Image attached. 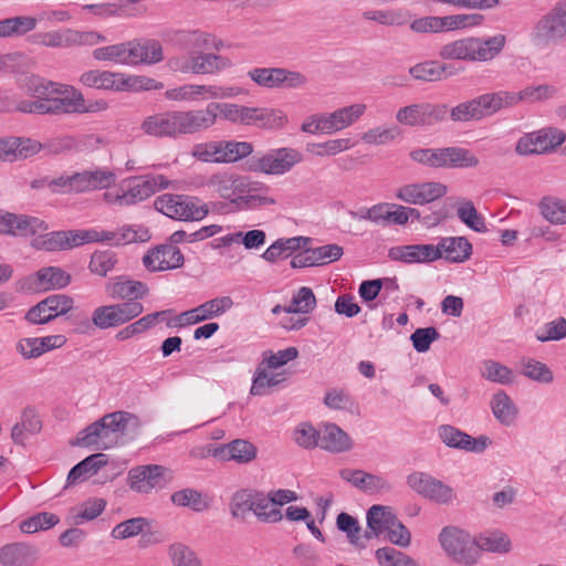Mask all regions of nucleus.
Returning a JSON list of instances; mask_svg holds the SVG:
<instances>
[{"label":"nucleus","mask_w":566,"mask_h":566,"mask_svg":"<svg viewBox=\"0 0 566 566\" xmlns=\"http://www.w3.org/2000/svg\"><path fill=\"white\" fill-rule=\"evenodd\" d=\"M154 207L157 212H209L206 203L193 196L164 193L155 199Z\"/></svg>","instance_id":"20"},{"label":"nucleus","mask_w":566,"mask_h":566,"mask_svg":"<svg viewBox=\"0 0 566 566\" xmlns=\"http://www.w3.org/2000/svg\"><path fill=\"white\" fill-rule=\"evenodd\" d=\"M442 258L452 263H462L470 259L472 245L464 237H447L439 241Z\"/></svg>","instance_id":"30"},{"label":"nucleus","mask_w":566,"mask_h":566,"mask_svg":"<svg viewBox=\"0 0 566 566\" xmlns=\"http://www.w3.org/2000/svg\"><path fill=\"white\" fill-rule=\"evenodd\" d=\"M439 541L443 551L457 563L470 566L478 562L475 539L464 530L447 526L440 532Z\"/></svg>","instance_id":"11"},{"label":"nucleus","mask_w":566,"mask_h":566,"mask_svg":"<svg viewBox=\"0 0 566 566\" xmlns=\"http://www.w3.org/2000/svg\"><path fill=\"white\" fill-rule=\"evenodd\" d=\"M395 517L396 514L389 506L373 505L367 511V530L364 532L365 539L378 537L386 532Z\"/></svg>","instance_id":"27"},{"label":"nucleus","mask_w":566,"mask_h":566,"mask_svg":"<svg viewBox=\"0 0 566 566\" xmlns=\"http://www.w3.org/2000/svg\"><path fill=\"white\" fill-rule=\"evenodd\" d=\"M166 469L161 465H142L134 468L128 473L129 488L142 494L150 493L155 488L164 483Z\"/></svg>","instance_id":"19"},{"label":"nucleus","mask_w":566,"mask_h":566,"mask_svg":"<svg viewBox=\"0 0 566 566\" xmlns=\"http://www.w3.org/2000/svg\"><path fill=\"white\" fill-rule=\"evenodd\" d=\"M366 109V104L356 103L325 114L329 133L333 134L349 127L365 114Z\"/></svg>","instance_id":"28"},{"label":"nucleus","mask_w":566,"mask_h":566,"mask_svg":"<svg viewBox=\"0 0 566 566\" xmlns=\"http://www.w3.org/2000/svg\"><path fill=\"white\" fill-rule=\"evenodd\" d=\"M135 54L132 48V40L112 45L101 46L92 52L96 61L111 62L115 64L132 66V56Z\"/></svg>","instance_id":"29"},{"label":"nucleus","mask_w":566,"mask_h":566,"mask_svg":"<svg viewBox=\"0 0 566 566\" xmlns=\"http://www.w3.org/2000/svg\"><path fill=\"white\" fill-rule=\"evenodd\" d=\"M106 292L113 298L134 302L145 296L148 293V287L139 281L118 280L108 283L106 285Z\"/></svg>","instance_id":"35"},{"label":"nucleus","mask_w":566,"mask_h":566,"mask_svg":"<svg viewBox=\"0 0 566 566\" xmlns=\"http://www.w3.org/2000/svg\"><path fill=\"white\" fill-rule=\"evenodd\" d=\"M116 182V175L105 168L60 176L50 181V192L66 195L105 189Z\"/></svg>","instance_id":"5"},{"label":"nucleus","mask_w":566,"mask_h":566,"mask_svg":"<svg viewBox=\"0 0 566 566\" xmlns=\"http://www.w3.org/2000/svg\"><path fill=\"white\" fill-rule=\"evenodd\" d=\"M175 40L185 50L201 51L208 49L210 35L200 30H181L175 34Z\"/></svg>","instance_id":"47"},{"label":"nucleus","mask_w":566,"mask_h":566,"mask_svg":"<svg viewBox=\"0 0 566 566\" xmlns=\"http://www.w3.org/2000/svg\"><path fill=\"white\" fill-rule=\"evenodd\" d=\"M38 559L36 547L25 543H11L0 547L2 566H33Z\"/></svg>","instance_id":"23"},{"label":"nucleus","mask_w":566,"mask_h":566,"mask_svg":"<svg viewBox=\"0 0 566 566\" xmlns=\"http://www.w3.org/2000/svg\"><path fill=\"white\" fill-rule=\"evenodd\" d=\"M274 369L270 368L266 364L260 363L255 369L250 394L253 396H264L270 394L271 389L282 381H284V375L281 373H274Z\"/></svg>","instance_id":"33"},{"label":"nucleus","mask_w":566,"mask_h":566,"mask_svg":"<svg viewBox=\"0 0 566 566\" xmlns=\"http://www.w3.org/2000/svg\"><path fill=\"white\" fill-rule=\"evenodd\" d=\"M94 111L93 106L81 104L78 98L34 99L33 114H70Z\"/></svg>","instance_id":"25"},{"label":"nucleus","mask_w":566,"mask_h":566,"mask_svg":"<svg viewBox=\"0 0 566 566\" xmlns=\"http://www.w3.org/2000/svg\"><path fill=\"white\" fill-rule=\"evenodd\" d=\"M41 429L42 422L38 413L33 409L27 408L11 429V440L14 444L24 447L29 438L40 433Z\"/></svg>","instance_id":"26"},{"label":"nucleus","mask_w":566,"mask_h":566,"mask_svg":"<svg viewBox=\"0 0 566 566\" xmlns=\"http://www.w3.org/2000/svg\"><path fill=\"white\" fill-rule=\"evenodd\" d=\"M449 115L453 122L461 123L485 118L480 95L452 107Z\"/></svg>","instance_id":"44"},{"label":"nucleus","mask_w":566,"mask_h":566,"mask_svg":"<svg viewBox=\"0 0 566 566\" xmlns=\"http://www.w3.org/2000/svg\"><path fill=\"white\" fill-rule=\"evenodd\" d=\"M25 93L38 99H61V98H78L81 104H85L83 94L73 86L48 81L40 76H30L23 84Z\"/></svg>","instance_id":"17"},{"label":"nucleus","mask_w":566,"mask_h":566,"mask_svg":"<svg viewBox=\"0 0 566 566\" xmlns=\"http://www.w3.org/2000/svg\"><path fill=\"white\" fill-rule=\"evenodd\" d=\"M400 134L401 132L398 126H378L365 132L361 135V140L368 145H385L394 142Z\"/></svg>","instance_id":"55"},{"label":"nucleus","mask_w":566,"mask_h":566,"mask_svg":"<svg viewBox=\"0 0 566 566\" xmlns=\"http://www.w3.org/2000/svg\"><path fill=\"white\" fill-rule=\"evenodd\" d=\"M485 117H490L503 109L516 106L515 94L511 91H496L480 95Z\"/></svg>","instance_id":"38"},{"label":"nucleus","mask_w":566,"mask_h":566,"mask_svg":"<svg viewBox=\"0 0 566 566\" xmlns=\"http://www.w3.org/2000/svg\"><path fill=\"white\" fill-rule=\"evenodd\" d=\"M39 284L44 290L62 289L71 282V275L55 266L41 269L36 272Z\"/></svg>","instance_id":"48"},{"label":"nucleus","mask_w":566,"mask_h":566,"mask_svg":"<svg viewBox=\"0 0 566 566\" xmlns=\"http://www.w3.org/2000/svg\"><path fill=\"white\" fill-rule=\"evenodd\" d=\"M107 463L106 455L103 453H95L83 461L74 465L67 475V485H72L78 483L82 480H85L88 474L96 473L102 467Z\"/></svg>","instance_id":"40"},{"label":"nucleus","mask_w":566,"mask_h":566,"mask_svg":"<svg viewBox=\"0 0 566 566\" xmlns=\"http://www.w3.org/2000/svg\"><path fill=\"white\" fill-rule=\"evenodd\" d=\"M106 506L103 499H91L86 502L71 507L69 510L67 520L71 524L80 525L84 522L92 521L99 516Z\"/></svg>","instance_id":"39"},{"label":"nucleus","mask_w":566,"mask_h":566,"mask_svg":"<svg viewBox=\"0 0 566 566\" xmlns=\"http://www.w3.org/2000/svg\"><path fill=\"white\" fill-rule=\"evenodd\" d=\"M127 190L123 191L119 200V207H126L142 202L159 190L167 189L172 181L164 175H144L132 177L127 180Z\"/></svg>","instance_id":"13"},{"label":"nucleus","mask_w":566,"mask_h":566,"mask_svg":"<svg viewBox=\"0 0 566 566\" xmlns=\"http://www.w3.org/2000/svg\"><path fill=\"white\" fill-rule=\"evenodd\" d=\"M169 554L175 566H201L196 553L184 544L171 545Z\"/></svg>","instance_id":"64"},{"label":"nucleus","mask_w":566,"mask_h":566,"mask_svg":"<svg viewBox=\"0 0 566 566\" xmlns=\"http://www.w3.org/2000/svg\"><path fill=\"white\" fill-rule=\"evenodd\" d=\"M516 106L521 103H536L553 97L556 88L551 85L527 86L520 92H514Z\"/></svg>","instance_id":"56"},{"label":"nucleus","mask_w":566,"mask_h":566,"mask_svg":"<svg viewBox=\"0 0 566 566\" xmlns=\"http://www.w3.org/2000/svg\"><path fill=\"white\" fill-rule=\"evenodd\" d=\"M139 426V419L133 413H108L82 430L77 437V444L107 450L120 443L124 437L134 436Z\"/></svg>","instance_id":"2"},{"label":"nucleus","mask_w":566,"mask_h":566,"mask_svg":"<svg viewBox=\"0 0 566 566\" xmlns=\"http://www.w3.org/2000/svg\"><path fill=\"white\" fill-rule=\"evenodd\" d=\"M478 552L504 554L511 551L512 544L509 536L502 532H490L474 537Z\"/></svg>","instance_id":"43"},{"label":"nucleus","mask_w":566,"mask_h":566,"mask_svg":"<svg viewBox=\"0 0 566 566\" xmlns=\"http://www.w3.org/2000/svg\"><path fill=\"white\" fill-rule=\"evenodd\" d=\"M447 69V64L430 60L411 66L409 74L418 81L437 82L446 77Z\"/></svg>","instance_id":"45"},{"label":"nucleus","mask_w":566,"mask_h":566,"mask_svg":"<svg viewBox=\"0 0 566 566\" xmlns=\"http://www.w3.org/2000/svg\"><path fill=\"white\" fill-rule=\"evenodd\" d=\"M44 220L33 214H0V234L34 237L31 244L46 251L70 250L92 242L108 241L114 245L143 243L151 239L148 228L140 224L122 227L115 231L81 229L46 232Z\"/></svg>","instance_id":"1"},{"label":"nucleus","mask_w":566,"mask_h":566,"mask_svg":"<svg viewBox=\"0 0 566 566\" xmlns=\"http://www.w3.org/2000/svg\"><path fill=\"white\" fill-rule=\"evenodd\" d=\"M59 521L55 514L43 512L23 521L20 525V530L23 533L32 534L40 530L50 528L56 525Z\"/></svg>","instance_id":"61"},{"label":"nucleus","mask_w":566,"mask_h":566,"mask_svg":"<svg viewBox=\"0 0 566 566\" xmlns=\"http://www.w3.org/2000/svg\"><path fill=\"white\" fill-rule=\"evenodd\" d=\"M135 54L132 56V66L138 64H155L164 60L163 46L155 40H132Z\"/></svg>","instance_id":"32"},{"label":"nucleus","mask_w":566,"mask_h":566,"mask_svg":"<svg viewBox=\"0 0 566 566\" xmlns=\"http://www.w3.org/2000/svg\"><path fill=\"white\" fill-rule=\"evenodd\" d=\"M566 40V0L557 2L543 14L530 32V41L539 49H547Z\"/></svg>","instance_id":"6"},{"label":"nucleus","mask_w":566,"mask_h":566,"mask_svg":"<svg viewBox=\"0 0 566 566\" xmlns=\"http://www.w3.org/2000/svg\"><path fill=\"white\" fill-rule=\"evenodd\" d=\"M80 82L87 86L98 90L125 91L127 88L151 90L161 87L155 80L145 76L125 77L122 73L111 71L91 70L84 72Z\"/></svg>","instance_id":"10"},{"label":"nucleus","mask_w":566,"mask_h":566,"mask_svg":"<svg viewBox=\"0 0 566 566\" xmlns=\"http://www.w3.org/2000/svg\"><path fill=\"white\" fill-rule=\"evenodd\" d=\"M252 153L251 143L221 139L196 144L191 156L202 163L232 164L249 157Z\"/></svg>","instance_id":"8"},{"label":"nucleus","mask_w":566,"mask_h":566,"mask_svg":"<svg viewBox=\"0 0 566 566\" xmlns=\"http://www.w3.org/2000/svg\"><path fill=\"white\" fill-rule=\"evenodd\" d=\"M363 18L385 27H401L408 22L410 14L403 8H388L366 10L363 12Z\"/></svg>","instance_id":"37"},{"label":"nucleus","mask_w":566,"mask_h":566,"mask_svg":"<svg viewBox=\"0 0 566 566\" xmlns=\"http://www.w3.org/2000/svg\"><path fill=\"white\" fill-rule=\"evenodd\" d=\"M484 17L480 13H459L444 17L446 31H457L481 25Z\"/></svg>","instance_id":"60"},{"label":"nucleus","mask_w":566,"mask_h":566,"mask_svg":"<svg viewBox=\"0 0 566 566\" xmlns=\"http://www.w3.org/2000/svg\"><path fill=\"white\" fill-rule=\"evenodd\" d=\"M336 525L339 531L346 533L350 544L359 548L365 547V543L363 541L365 539L364 533H361V527L356 517L342 512L336 518Z\"/></svg>","instance_id":"49"},{"label":"nucleus","mask_w":566,"mask_h":566,"mask_svg":"<svg viewBox=\"0 0 566 566\" xmlns=\"http://www.w3.org/2000/svg\"><path fill=\"white\" fill-rule=\"evenodd\" d=\"M171 502L181 507H188L200 513L209 509L208 499L195 489H182L171 494Z\"/></svg>","instance_id":"41"},{"label":"nucleus","mask_w":566,"mask_h":566,"mask_svg":"<svg viewBox=\"0 0 566 566\" xmlns=\"http://www.w3.org/2000/svg\"><path fill=\"white\" fill-rule=\"evenodd\" d=\"M354 145L355 143L350 138H339L308 145L307 149L318 157H326L337 155L354 147Z\"/></svg>","instance_id":"57"},{"label":"nucleus","mask_w":566,"mask_h":566,"mask_svg":"<svg viewBox=\"0 0 566 566\" xmlns=\"http://www.w3.org/2000/svg\"><path fill=\"white\" fill-rule=\"evenodd\" d=\"M214 454L238 463H249L256 458V448L248 440L237 439L216 450Z\"/></svg>","instance_id":"34"},{"label":"nucleus","mask_w":566,"mask_h":566,"mask_svg":"<svg viewBox=\"0 0 566 566\" xmlns=\"http://www.w3.org/2000/svg\"><path fill=\"white\" fill-rule=\"evenodd\" d=\"M287 122L286 115L274 108L258 107L256 126L268 129L281 128Z\"/></svg>","instance_id":"63"},{"label":"nucleus","mask_w":566,"mask_h":566,"mask_svg":"<svg viewBox=\"0 0 566 566\" xmlns=\"http://www.w3.org/2000/svg\"><path fill=\"white\" fill-rule=\"evenodd\" d=\"M31 39L34 44L48 48H70V29L35 33Z\"/></svg>","instance_id":"58"},{"label":"nucleus","mask_w":566,"mask_h":566,"mask_svg":"<svg viewBox=\"0 0 566 566\" xmlns=\"http://www.w3.org/2000/svg\"><path fill=\"white\" fill-rule=\"evenodd\" d=\"M316 306V296L312 289L303 286L293 296L291 304L285 308V313L308 314Z\"/></svg>","instance_id":"54"},{"label":"nucleus","mask_w":566,"mask_h":566,"mask_svg":"<svg viewBox=\"0 0 566 566\" xmlns=\"http://www.w3.org/2000/svg\"><path fill=\"white\" fill-rule=\"evenodd\" d=\"M355 486L365 492H381L389 491L390 483L385 480L382 476L374 475L371 473H367L363 470L358 471V475L356 479Z\"/></svg>","instance_id":"62"},{"label":"nucleus","mask_w":566,"mask_h":566,"mask_svg":"<svg viewBox=\"0 0 566 566\" xmlns=\"http://www.w3.org/2000/svg\"><path fill=\"white\" fill-rule=\"evenodd\" d=\"M253 513L262 521L273 523L282 520L281 511L269 495H255Z\"/></svg>","instance_id":"59"},{"label":"nucleus","mask_w":566,"mask_h":566,"mask_svg":"<svg viewBox=\"0 0 566 566\" xmlns=\"http://www.w3.org/2000/svg\"><path fill=\"white\" fill-rule=\"evenodd\" d=\"M479 165V159L469 150L461 147L443 148V168H473Z\"/></svg>","instance_id":"42"},{"label":"nucleus","mask_w":566,"mask_h":566,"mask_svg":"<svg viewBox=\"0 0 566 566\" xmlns=\"http://www.w3.org/2000/svg\"><path fill=\"white\" fill-rule=\"evenodd\" d=\"M167 64L174 72L195 75H214L233 65L228 56L203 53L202 50L172 56Z\"/></svg>","instance_id":"7"},{"label":"nucleus","mask_w":566,"mask_h":566,"mask_svg":"<svg viewBox=\"0 0 566 566\" xmlns=\"http://www.w3.org/2000/svg\"><path fill=\"white\" fill-rule=\"evenodd\" d=\"M505 44L506 36L501 33L488 38H461L441 45L438 56L441 60L490 62L502 53Z\"/></svg>","instance_id":"3"},{"label":"nucleus","mask_w":566,"mask_h":566,"mask_svg":"<svg viewBox=\"0 0 566 566\" xmlns=\"http://www.w3.org/2000/svg\"><path fill=\"white\" fill-rule=\"evenodd\" d=\"M521 373L525 377L539 384H551L554 380V374L551 368L534 358L523 359L521 361Z\"/></svg>","instance_id":"50"},{"label":"nucleus","mask_w":566,"mask_h":566,"mask_svg":"<svg viewBox=\"0 0 566 566\" xmlns=\"http://www.w3.org/2000/svg\"><path fill=\"white\" fill-rule=\"evenodd\" d=\"M354 222L344 221L343 227L348 231L359 229V223L363 221H369L378 227L387 228L391 224L405 226L408 224L410 228L411 214H352Z\"/></svg>","instance_id":"36"},{"label":"nucleus","mask_w":566,"mask_h":566,"mask_svg":"<svg viewBox=\"0 0 566 566\" xmlns=\"http://www.w3.org/2000/svg\"><path fill=\"white\" fill-rule=\"evenodd\" d=\"M407 483L419 495L438 504H451L457 499L450 485L426 473L416 472L408 475Z\"/></svg>","instance_id":"16"},{"label":"nucleus","mask_w":566,"mask_h":566,"mask_svg":"<svg viewBox=\"0 0 566 566\" xmlns=\"http://www.w3.org/2000/svg\"><path fill=\"white\" fill-rule=\"evenodd\" d=\"M566 140V134L553 127L524 134L515 146L518 155H539L554 151Z\"/></svg>","instance_id":"14"},{"label":"nucleus","mask_w":566,"mask_h":566,"mask_svg":"<svg viewBox=\"0 0 566 566\" xmlns=\"http://www.w3.org/2000/svg\"><path fill=\"white\" fill-rule=\"evenodd\" d=\"M438 432L440 439L447 447L465 451L482 452L489 442L486 437L475 439L449 424L441 426Z\"/></svg>","instance_id":"22"},{"label":"nucleus","mask_w":566,"mask_h":566,"mask_svg":"<svg viewBox=\"0 0 566 566\" xmlns=\"http://www.w3.org/2000/svg\"><path fill=\"white\" fill-rule=\"evenodd\" d=\"M311 243L308 237L281 238L274 241L261 255L265 261L273 263L281 256L290 255L293 252L306 248Z\"/></svg>","instance_id":"31"},{"label":"nucleus","mask_w":566,"mask_h":566,"mask_svg":"<svg viewBox=\"0 0 566 566\" xmlns=\"http://www.w3.org/2000/svg\"><path fill=\"white\" fill-rule=\"evenodd\" d=\"M10 138L13 161L30 158L39 154L42 149H44L42 143L32 138L15 136H10Z\"/></svg>","instance_id":"52"},{"label":"nucleus","mask_w":566,"mask_h":566,"mask_svg":"<svg viewBox=\"0 0 566 566\" xmlns=\"http://www.w3.org/2000/svg\"><path fill=\"white\" fill-rule=\"evenodd\" d=\"M140 129L156 138H176L182 135L200 133L197 109L167 111L147 116L140 124Z\"/></svg>","instance_id":"4"},{"label":"nucleus","mask_w":566,"mask_h":566,"mask_svg":"<svg viewBox=\"0 0 566 566\" xmlns=\"http://www.w3.org/2000/svg\"><path fill=\"white\" fill-rule=\"evenodd\" d=\"M481 375L486 380L501 385H510L515 380V374L511 368L492 359L483 361Z\"/></svg>","instance_id":"51"},{"label":"nucleus","mask_w":566,"mask_h":566,"mask_svg":"<svg viewBox=\"0 0 566 566\" xmlns=\"http://www.w3.org/2000/svg\"><path fill=\"white\" fill-rule=\"evenodd\" d=\"M319 447L332 453H343L353 448V440L337 424L325 423L321 428Z\"/></svg>","instance_id":"24"},{"label":"nucleus","mask_w":566,"mask_h":566,"mask_svg":"<svg viewBox=\"0 0 566 566\" xmlns=\"http://www.w3.org/2000/svg\"><path fill=\"white\" fill-rule=\"evenodd\" d=\"M376 558L380 566H420L412 557L392 547L378 548Z\"/></svg>","instance_id":"53"},{"label":"nucleus","mask_w":566,"mask_h":566,"mask_svg":"<svg viewBox=\"0 0 566 566\" xmlns=\"http://www.w3.org/2000/svg\"><path fill=\"white\" fill-rule=\"evenodd\" d=\"M184 261L180 249L172 244L158 245L143 258L145 268L154 272L181 268Z\"/></svg>","instance_id":"18"},{"label":"nucleus","mask_w":566,"mask_h":566,"mask_svg":"<svg viewBox=\"0 0 566 566\" xmlns=\"http://www.w3.org/2000/svg\"><path fill=\"white\" fill-rule=\"evenodd\" d=\"M241 105L232 103H209L205 108L197 109L200 132L216 125L218 117L232 124H239Z\"/></svg>","instance_id":"21"},{"label":"nucleus","mask_w":566,"mask_h":566,"mask_svg":"<svg viewBox=\"0 0 566 566\" xmlns=\"http://www.w3.org/2000/svg\"><path fill=\"white\" fill-rule=\"evenodd\" d=\"M491 408L494 417L506 426L511 424L517 415L514 402L504 391H497L493 396Z\"/></svg>","instance_id":"46"},{"label":"nucleus","mask_w":566,"mask_h":566,"mask_svg":"<svg viewBox=\"0 0 566 566\" xmlns=\"http://www.w3.org/2000/svg\"><path fill=\"white\" fill-rule=\"evenodd\" d=\"M303 159V154L295 148H274L264 154L252 156L247 160L245 169L251 172L282 176L290 172Z\"/></svg>","instance_id":"9"},{"label":"nucleus","mask_w":566,"mask_h":566,"mask_svg":"<svg viewBox=\"0 0 566 566\" xmlns=\"http://www.w3.org/2000/svg\"><path fill=\"white\" fill-rule=\"evenodd\" d=\"M144 307L138 302L104 305L93 312V324L102 329L123 325L142 314Z\"/></svg>","instance_id":"15"},{"label":"nucleus","mask_w":566,"mask_h":566,"mask_svg":"<svg viewBox=\"0 0 566 566\" xmlns=\"http://www.w3.org/2000/svg\"><path fill=\"white\" fill-rule=\"evenodd\" d=\"M244 90L239 86H221L217 84H185L182 86L166 91L168 99L182 101H203V99H227L234 98L244 94Z\"/></svg>","instance_id":"12"}]
</instances>
